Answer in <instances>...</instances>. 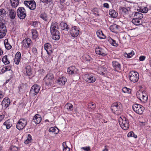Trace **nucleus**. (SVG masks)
I'll return each mask as SVG.
<instances>
[{
  "instance_id": "f257e3e1",
  "label": "nucleus",
  "mask_w": 151,
  "mask_h": 151,
  "mask_svg": "<svg viewBox=\"0 0 151 151\" xmlns=\"http://www.w3.org/2000/svg\"><path fill=\"white\" fill-rule=\"evenodd\" d=\"M58 24L55 22H52L50 27V31L52 35L53 39L57 40L60 38V34L58 30Z\"/></svg>"
},
{
  "instance_id": "f03ea898",
  "label": "nucleus",
  "mask_w": 151,
  "mask_h": 151,
  "mask_svg": "<svg viewBox=\"0 0 151 151\" xmlns=\"http://www.w3.org/2000/svg\"><path fill=\"white\" fill-rule=\"evenodd\" d=\"M137 96L141 101L144 102H146L148 99V95L145 91L141 90L138 91L137 93Z\"/></svg>"
},
{
  "instance_id": "7ed1b4c3",
  "label": "nucleus",
  "mask_w": 151,
  "mask_h": 151,
  "mask_svg": "<svg viewBox=\"0 0 151 151\" xmlns=\"http://www.w3.org/2000/svg\"><path fill=\"white\" fill-rule=\"evenodd\" d=\"M122 105L120 102H115L112 104L111 109L115 114H119L121 113Z\"/></svg>"
},
{
  "instance_id": "20e7f679",
  "label": "nucleus",
  "mask_w": 151,
  "mask_h": 151,
  "mask_svg": "<svg viewBox=\"0 0 151 151\" xmlns=\"http://www.w3.org/2000/svg\"><path fill=\"white\" fill-rule=\"evenodd\" d=\"M139 74L135 71H132L129 73V78L131 81L133 83L137 82L139 78Z\"/></svg>"
},
{
  "instance_id": "39448f33",
  "label": "nucleus",
  "mask_w": 151,
  "mask_h": 151,
  "mask_svg": "<svg viewBox=\"0 0 151 151\" xmlns=\"http://www.w3.org/2000/svg\"><path fill=\"white\" fill-rule=\"evenodd\" d=\"M54 76L52 73H49L47 74L43 79L45 84L48 86H51L52 83Z\"/></svg>"
},
{
  "instance_id": "423d86ee",
  "label": "nucleus",
  "mask_w": 151,
  "mask_h": 151,
  "mask_svg": "<svg viewBox=\"0 0 151 151\" xmlns=\"http://www.w3.org/2000/svg\"><path fill=\"white\" fill-rule=\"evenodd\" d=\"M84 79L88 83H93L96 79L94 74L89 73L85 74L83 76Z\"/></svg>"
},
{
  "instance_id": "0eeeda50",
  "label": "nucleus",
  "mask_w": 151,
  "mask_h": 151,
  "mask_svg": "<svg viewBox=\"0 0 151 151\" xmlns=\"http://www.w3.org/2000/svg\"><path fill=\"white\" fill-rule=\"evenodd\" d=\"M17 16L20 19H24L26 16V11L23 7H19L17 10Z\"/></svg>"
},
{
  "instance_id": "6e6552de",
  "label": "nucleus",
  "mask_w": 151,
  "mask_h": 151,
  "mask_svg": "<svg viewBox=\"0 0 151 151\" xmlns=\"http://www.w3.org/2000/svg\"><path fill=\"white\" fill-rule=\"evenodd\" d=\"M134 111L139 114H142L145 109V108L142 105L137 104H134L132 106Z\"/></svg>"
},
{
  "instance_id": "1a4fd4ad",
  "label": "nucleus",
  "mask_w": 151,
  "mask_h": 151,
  "mask_svg": "<svg viewBox=\"0 0 151 151\" xmlns=\"http://www.w3.org/2000/svg\"><path fill=\"white\" fill-rule=\"evenodd\" d=\"M21 43L22 47L25 49L30 48L32 44V42L31 39L28 38L24 39Z\"/></svg>"
},
{
  "instance_id": "9d476101",
  "label": "nucleus",
  "mask_w": 151,
  "mask_h": 151,
  "mask_svg": "<svg viewBox=\"0 0 151 151\" xmlns=\"http://www.w3.org/2000/svg\"><path fill=\"white\" fill-rule=\"evenodd\" d=\"M24 4L27 7H28L30 10H33L36 8V4L35 1L34 0L24 1Z\"/></svg>"
},
{
  "instance_id": "9b49d317",
  "label": "nucleus",
  "mask_w": 151,
  "mask_h": 151,
  "mask_svg": "<svg viewBox=\"0 0 151 151\" xmlns=\"http://www.w3.org/2000/svg\"><path fill=\"white\" fill-rule=\"evenodd\" d=\"M27 121L25 119H20L16 125V128L19 130L22 129L27 125Z\"/></svg>"
},
{
  "instance_id": "f8f14e48",
  "label": "nucleus",
  "mask_w": 151,
  "mask_h": 151,
  "mask_svg": "<svg viewBox=\"0 0 151 151\" xmlns=\"http://www.w3.org/2000/svg\"><path fill=\"white\" fill-rule=\"evenodd\" d=\"M7 32L6 26L5 24L0 22V39L3 38L6 35Z\"/></svg>"
},
{
  "instance_id": "ddd939ff",
  "label": "nucleus",
  "mask_w": 151,
  "mask_h": 151,
  "mask_svg": "<svg viewBox=\"0 0 151 151\" xmlns=\"http://www.w3.org/2000/svg\"><path fill=\"white\" fill-rule=\"evenodd\" d=\"M121 119L122 122L120 120L119 122L122 128L125 130L128 129L129 127V124L128 120H127V119L125 117H123V119Z\"/></svg>"
},
{
  "instance_id": "4468645a",
  "label": "nucleus",
  "mask_w": 151,
  "mask_h": 151,
  "mask_svg": "<svg viewBox=\"0 0 151 151\" xmlns=\"http://www.w3.org/2000/svg\"><path fill=\"white\" fill-rule=\"evenodd\" d=\"M51 47V45L49 43H47L45 44L44 45V48L45 49L47 52L48 55L49 59H48V60L49 62H50L51 61V60L52 58V57L51 56V55H51V53L52 52Z\"/></svg>"
},
{
  "instance_id": "2eb2a0df",
  "label": "nucleus",
  "mask_w": 151,
  "mask_h": 151,
  "mask_svg": "<svg viewBox=\"0 0 151 151\" xmlns=\"http://www.w3.org/2000/svg\"><path fill=\"white\" fill-rule=\"evenodd\" d=\"M40 87L37 84H34L31 88L30 94L35 96L37 94L40 90Z\"/></svg>"
},
{
  "instance_id": "dca6fc26",
  "label": "nucleus",
  "mask_w": 151,
  "mask_h": 151,
  "mask_svg": "<svg viewBox=\"0 0 151 151\" xmlns=\"http://www.w3.org/2000/svg\"><path fill=\"white\" fill-rule=\"evenodd\" d=\"M70 33L72 37H76L79 34V29L77 27L74 26L71 28L70 30Z\"/></svg>"
},
{
  "instance_id": "f3484780",
  "label": "nucleus",
  "mask_w": 151,
  "mask_h": 151,
  "mask_svg": "<svg viewBox=\"0 0 151 151\" xmlns=\"http://www.w3.org/2000/svg\"><path fill=\"white\" fill-rule=\"evenodd\" d=\"M8 14V16L9 18L12 19H14L16 16V12L15 10L12 9L10 7H7Z\"/></svg>"
},
{
  "instance_id": "a211bd4d",
  "label": "nucleus",
  "mask_w": 151,
  "mask_h": 151,
  "mask_svg": "<svg viewBox=\"0 0 151 151\" xmlns=\"http://www.w3.org/2000/svg\"><path fill=\"white\" fill-rule=\"evenodd\" d=\"M112 65L114 70L118 72L121 70V65L119 62L115 60L113 61Z\"/></svg>"
},
{
  "instance_id": "6ab92c4d",
  "label": "nucleus",
  "mask_w": 151,
  "mask_h": 151,
  "mask_svg": "<svg viewBox=\"0 0 151 151\" xmlns=\"http://www.w3.org/2000/svg\"><path fill=\"white\" fill-rule=\"evenodd\" d=\"M78 69L75 66H71L67 69V72L68 74L71 75L77 74L78 73Z\"/></svg>"
},
{
  "instance_id": "aec40b11",
  "label": "nucleus",
  "mask_w": 151,
  "mask_h": 151,
  "mask_svg": "<svg viewBox=\"0 0 151 151\" xmlns=\"http://www.w3.org/2000/svg\"><path fill=\"white\" fill-rule=\"evenodd\" d=\"M67 79L65 77L63 76L59 77L56 81V83L61 86L64 85L67 82Z\"/></svg>"
},
{
  "instance_id": "412c9836",
  "label": "nucleus",
  "mask_w": 151,
  "mask_h": 151,
  "mask_svg": "<svg viewBox=\"0 0 151 151\" xmlns=\"http://www.w3.org/2000/svg\"><path fill=\"white\" fill-rule=\"evenodd\" d=\"M95 51L96 53L99 55L104 56L106 55L104 50L100 47L96 48L95 49Z\"/></svg>"
},
{
  "instance_id": "4be33fe9",
  "label": "nucleus",
  "mask_w": 151,
  "mask_h": 151,
  "mask_svg": "<svg viewBox=\"0 0 151 151\" xmlns=\"http://www.w3.org/2000/svg\"><path fill=\"white\" fill-rule=\"evenodd\" d=\"M10 103V99L8 98L5 97L3 99L1 103V105L2 106L4 105L5 108H6L9 106Z\"/></svg>"
},
{
  "instance_id": "5701e85b",
  "label": "nucleus",
  "mask_w": 151,
  "mask_h": 151,
  "mask_svg": "<svg viewBox=\"0 0 151 151\" xmlns=\"http://www.w3.org/2000/svg\"><path fill=\"white\" fill-rule=\"evenodd\" d=\"M41 120L42 118L41 116L38 114L35 115L33 119V121L36 124H39L41 122Z\"/></svg>"
},
{
  "instance_id": "b1692460",
  "label": "nucleus",
  "mask_w": 151,
  "mask_h": 151,
  "mask_svg": "<svg viewBox=\"0 0 151 151\" xmlns=\"http://www.w3.org/2000/svg\"><path fill=\"white\" fill-rule=\"evenodd\" d=\"M26 75L30 76L32 75V69L30 65H27L25 67Z\"/></svg>"
},
{
  "instance_id": "393cba45",
  "label": "nucleus",
  "mask_w": 151,
  "mask_h": 151,
  "mask_svg": "<svg viewBox=\"0 0 151 151\" xmlns=\"http://www.w3.org/2000/svg\"><path fill=\"white\" fill-rule=\"evenodd\" d=\"M31 33L32 34V37L33 39L37 40L38 38V33L35 29H31Z\"/></svg>"
},
{
  "instance_id": "a878e982",
  "label": "nucleus",
  "mask_w": 151,
  "mask_h": 151,
  "mask_svg": "<svg viewBox=\"0 0 151 151\" xmlns=\"http://www.w3.org/2000/svg\"><path fill=\"white\" fill-rule=\"evenodd\" d=\"M3 125L6 127L7 129H9L12 126V121L10 119H8L4 122Z\"/></svg>"
},
{
  "instance_id": "bb28decb",
  "label": "nucleus",
  "mask_w": 151,
  "mask_h": 151,
  "mask_svg": "<svg viewBox=\"0 0 151 151\" xmlns=\"http://www.w3.org/2000/svg\"><path fill=\"white\" fill-rule=\"evenodd\" d=\"M96 34L97 37L101 39H104L106 37L105 35L102 33V31L101 30L97 31L96 32Z\"/></svg>"
},
{
  "instance_id": "cd10ccee",
  "label": "nucleus",
  "mask_w": 151,
  "mask_h": 151,
  "mask_svg": "<svg viewBox=\"0 0 151 151\" xmlns=\"http://www.w3.org/2000/svg\"><path fill=\"white\" fill-rule=\"evenodd\" d=\"M119 26L115 24L111 25L109 27V29L113 32H115L119 29Z\"/></svg>"
},
{
  "instance_id": "c85d7f7f",
  "label": "nucleus",
  "mask_w": 151,
  "mask_h": 151,
  "mask_svg": "<svg viewBox=\"0 0 151 151\" xmlns=\"http://www.w3.org/2000/svg\"><path fill=\"white\" fill-rule=\"evenodd\" d=\"M134 15V18L139 19H141L143 17V14L137 12H135L133 13L132 14Z\"/></svg>"
},
{
  "instance_id": "c756f323",
  "label": "nucleus",
  "mask_w": 151,
  "mask_h": 151,
  "mask_svg": "<svg viewBox=\"0 0 151 151\" xmlns=\"http://www.w3.org/2000/svg\"><path fill=\"white\" fill-rule=\"evenodd\" d=\"M109 14L111 17L113 18H116L118 16L117 12L113 9H110L109 10Z\"/></svg>"
},
{
  "instance_id": "7c9ffc66",
  "label": "nucleus",
  "mask_w": 151,
  "mask_h": 151,
  "mask_svg": "<svg viewBox=\"0 0 151 151\" xmlns=\"http://www.w3.org/2000/svg\"><path fill=\"white\" fill-rule=\"evenodd\" d=\"M40 17V18L42 19L45 21H47V14L45 12H41Z\"/></svg>"
},
{
  "instance_id": "2f4dec72",
  "label": "nucleus",
  "mask_w": 151,
  "mask_h": 151,
  "mask_svg": "<svg viewBox=\"0 0 151 151\" xmlns=\"http://www.w3.org/2000/svg\"><path fill=\"white\" fill-rule=\"evenodd\" d=\"M59 129L57 127H51L49 129V132L53 133L54 134H57L58 133Z\"/></svg>"
},
{
  "instance_id": "473e14b6",
  "label": "nucleus",
  "mask_w": 151,
  "mask_h": 151,
  "mask_svg": "<svg viewBox=\"0 0 151 151\" xmlns=\"http://www.w3.org/2000/svg\"><path fill=\"white\" fill-rule=\"evenodd\" d=\"M12 6L13 7H16L18 5L19 1L18 0H10Z\"/></svg>"
},
{
  "instance_id": "72a5a7b5",
  "label": "nucleus",
  "mask_w": 151,
  "mask_h": 151,
  "mask_svg": "<svg viewBox=\"0 0 151 151\" xmlns=\"http://www.w3.org/2000/svg\"><path fill=\"white\" fill-rule=\"evenodd\" d=\"M4 42L6 49L9 50L12 48V46L8 43L7 39H5L4 40Z\"/></svg>"
},
{
  "instance_id": "f704fd0d",
  "label": "nucleus",
  "mask_w": 151,
  "mask_h": 151,
  "mask_svg": "<svg viewBox=\"0 0 151 151\" xmlns=\"http://www.w3.org/2000/svg\"><path fill=\"white\" fill-rule=\"evenodd\" d=\"M32 139L31 135L30 134H28L27 138L24 141V143L26 144H28L32 142Z\"/></svg>"
},
{
  "instance_id": "c9c22d12",
  "label": "nucleus",
  "mask_w": 151,
  "mask_h": 151,
  "mask_svg": "<svg viewBox=\"0 0 151 151\" xmlns=\"http://www.w3.org/2000/svg\"><path fill=\"white\" fill-rule=\"evenodd\" d=\"M11 70V67L7 66H6L2 68V69L1 70V73H0V74H3L5 73L7 71H9Z\"/></svg>"
},
{
  "instance_id": "e433bc0d",
  "label": "nucleus",
  "mask_w": 151,
  "mask_h": 151,
  "mask_svg": "<svg viewBox=\"0 0 151 151\" xmlns=\"http://www.w3.org/2000/svg\"><path fill=\"white\" fill-rule=\"evenodd\" d=\"M65 108L68 110L72 111L73 109V106L70 103H67L65 106Z\"/></svg>"
},
{
  "instance_id": "4c0bfd02",
  "label": "nucleus",
  "mask_w": 151,
  "mask_h": 151,
  "mask_svg": "<svg viewBox=\"0 0 151 151\" xmlns=\"http://www.w3.org/2000/svg\"><path fill=\"white\" fill-rule=\"evenodd\" d=\"M110 43L114 46H117L118 45V43L116 42V41L111 39L110 38L109 40Z\"/></svg>"
},
{
  "instance_id": "58836bf2",
  "label": "nucleus",
  "mask_w": 151,
  "mask_h": 151,
  "mask_svg": "<svg viewBox=\"0 0 151 151\" xmlns=\"http://www.w3.org/2000/svg\"><path fill=\"white\" fill-rule=\"evenodd\" d=\"M2 61L5 65H7L9 63V62L8 60L6 55H5L3 57Z\"/></svg>"
},
{
  "instance_id": "ea45409f",
  "label": "nucleus",
  "mask_w": 151,
  "mask_h": 151,
  "mask_svg": "<svg viewBox=\"0 0 151 151\" xmlns=\"http://www.w3.org/2000/svg\"><path fill=\"white\" fill-rule=\"evenodd\" d=\"M140 19H135V18H134V19H132V22L134 25H138V24H140Z\"/></svg>"
},
{
  "instance_id": "a19ab883",
  "label": "nucleus",
  "mask_w": 151,
  "mask_h": 151,
  "mask_svg": "<svg viewBox=\"0 0 151 151\" xmlns=\"http://www.w3.org/2000/svg\"><path fill=\"white\" fill-rule=\"evenodd\" d=\"M120 10L122 12V14L124 15L127 14L129 13L128 9L122 7L121 9Z\"/></svg>"
},
{
  "instance_id": "79ce46f5",
  "label": "nucleus",
  "mask_w": 151,
  "mask_h": 151,
  "mask_svg": "<svg viewBox=\"0 0 151 151\" xmlns=\"http://www.w3.org/2000/svg\"><path fill=\"white\" fill-rule=\"evenodd\" d=\"M61 25L62 27V29L63 30L66 29L68 31L69 29V28L67 24L65 23H63L61 24Z\"/></svg>"
},
{
  "instance_id": "37998d69",
  "label": "nucleus",
  "mask_w": 151,
  "mask_h": 151,
  "mask_svg": "<svg viewBox=\"0 0 151 151\" xmlns=\"http://www.w3.org/2000/svg\"><path fill=\"white\" fill-rule=\"evenodd\" d=\"M63 147V151H69L70 148L68 147L66 144V142H64L62 144Z\"/></svg>"
},
{
  "instance_id": "c03bdc74",
  "label": "nucleus",
  "mask_w": 151,
  "mask_h": 151,
  "mask_svg": "<svg viewBox=\"0 0 151 151\" xmlns=\"http://www.w3.org/2000/svg\"><path fill=\"white\" fill-rule=\"evenodd\" d=\"M6 14V11L4 9H0V16L2 17H5Z\"/></svg>"
},
{
  "instance_id": "a18cd8bd",
  "label": "nucleus",
  "mask_w": 151,
  "mask_h": 151,
  "mask_svg": "<svg viewBox=\"0 0 151 151\" xmlns=\"http://www.w3.org/2000/svg\"><path fill=\"white\" fill-rule=\"evenodd\" d=\"M88 108H90L91 109H94L96 108V104L94 103L90 102L88 104Z\"/></svg>"
},
{
  "instance_id": "49530a36",
  "label": "nucleus",
  "mask_w": 151,
  "mask_h": 151,
  "mask_svg": "<svg viewBox=\"0 0 151 151\" xmlns=\"http://www.w3.org/2000/svg\"><path fill=\"white\" fill-rule=\"evenodd\" d=\"M19 149L18 148L15 146H11L9 149L8 151H18Z\"/></svg>"
},
{
  "instance_id": "de8ad7c7",
  "label": "nucleus",
  "mask_w": 151,
  "mask_h": 151,
  "mask_svg": "<svg viewBox=\"0 0 151 151\" xmlns=\"http://www.w3.org/2000/svg\"><path fill=\"white\" fill-rule=\"evenodd\" d=\"M122 91L125 93H131V89L126 87H124L122 88Z\"/></svg>"
},
{
  "instance_id": "09e8293b",
  "label": "nucleus",
  "mask_w": 151,
  "mask_h": 151,
  "mask_svg": "<svg viewBox=\"0 0 151 151\" xmlns=\"http://www.w3.org/2000/svg\"><path fill=\"white\" fill-rule=\"evenodd\" d=\"M127 136L128 137H133L135 138H136L137 137V135L135 134L133 132H129L127 134Z\"/></svg>"
},
{
  "instance_id": "8fccbe9b",
  "label": "nucleus",
  "mask_w": 151,
  "mask_h": 151,
  "mask_svg": "<svg viewBox=\"0 0 151 151\" xmlns=\"http://www.w3.org/2000/svg\"><path fill=\"white\" fill-rule=\"evenodd\" d=\"M140 10H141L140 12H141L143 13H147V12H148V9L147 7H144L142 9H140Z\"/></svg>"
},
{
  "instance_id": "3c124183",
  "label": "nucleus",
  "mask_w": 151,
  "mask_h": 151,
  "mask_svg": "<svg viewBox=\"0 0 151 151\" xmlns=\"http://www.w3.org/2000/svg\"><path fill=\"white\" fill-rule=\"evenodd\" d=\"M38 22L37 21H35L32 22V26H33L34 27H38Z\"/></svg>"
},
{
  "instance_id": "603ef678",
  "label": "nucleus",
  "mask_w": 151,
  "mask_h": 151,
  "mask_svg": "<svg viewBox=\"0 0 151 151\" xmlns=\"http://www.w3.org/2000/svg\"><path fill=\"white\" fill-rule=\"evenodd\" d=\"M134 54V52L133 51H132L130 52L128 54H126L127 55V57L128 58H130Z\"/></svg>"
},
{
  "instance_id": "864d4df0",
  "label": "nucleus",
  "mask_w": 151,
  "mask_h": 151,
  "mask_svg": "<svg viewBox=\"0 0 151 151\" xmlns=\"http://www.w3.org/2000/svg\"><path fill=\"white\" fill-rule=\"evenodd\" d=\"M81 149L84 150V151H90V148L89 146L81 147Z\"/></svg>"
},
{
  "instance_id": "5fc2aeb1",
  "label": "nucleus",
  "mask_w": 151,
  "mask_h": 151,
  "mask_svg": "<svg viewBox=\"0 0 151 151\" xmlns=\"http://www.w3.org/2000/svg\"><path fill=\"white\" fill-rule=\"evenodd\" d=\"M21 53L20 52H17L15 56V58L21 59Z\"/></svg>"
},
{
  "instance_id": "6e6d98bb",
  "label": "nucleus",
  "mask_w": 151,
  "mask_h": 151,
  "mask_svg": "<svg viewBox=\"0 0 151 151\" xmlns=\"http://www.w3.org/2000/svg\"><path fill=\"white\" fill-rule=\"evenodd\" d=\"M21 60V59L18 58H15L14 62L17 65H18Z\"/></svg>"
},
{
  "instance_id": "4d7b16f0",
  "label": "nucleus",
  "mask_w": 151,
  "mask_h": 151,
  "mask_svg": "<svg viewBox=\"0 0 151 151\" xmlns=\"http://www.w3.org/2000/svg\"><path fill=\"white\" fill-rule=\"evenodd\" d=\"M32 52L35 54L36 55L37 54V50L36 48L33 47L32 49Z\"/></svg>"
},
{
  "instance_id": "13d9d810",
  "label": "nucleus",
  "mask_w": 151,
  "mask_h": 151,
  "mask_svg": "<svg viewBox=\"0 0 151 151\" xmlns=\"http://www.w3.org/2000/svg\"><path fill=\"white\" fill-rule=\"evenodd\" d=\"M40 1H42L43 3L48 4L50 2H51L52 0H40Z\"/></svg>"
},
{
  "instance_id": "bf43d9fd",
  "label": "nucleus",
  "mask_w": 151,
  "mask_h": 151,
  "mask_svg": "<svg viewBox=\"0 0 151 151\" xmlns=\"http://www.w3.org/2000/svg\"><path fill=\"white\" fill-rule=\"evenodd\" d=\"M4 96V93L1 91H0V100Z\"/></svg>"
},
{
  "instance_id": "052dcab7",
  "label": "nucleus",
  "mask_w": 151,
  "mask_h": 151,
  "mask_svg": "<svg viewBox=\"0 0 151 151\" xmlns=\"http://www.w3.org/2000/svg\"><path fill=\"white\" fill-rule=\"evenodd\" d=\"M145 59V57L144 56H141L139 57V60L140 61H143Z\"/></svg>"
},
{
  "instance_id": "680f3d73",
  "label": "nucleus",
  "mask_w": 151,
  "mask_h": 151,
  "mask_svg": "<svg viewBox=\"0 0 151 151\" xmlns=\"http://www.w3.org/2000/svg\"><path fill=\"white\" fill-rule=\"evenodd\" d=\"M103 5L104 7L106 8H109V5L108 3H104Z\"/></svg>"
},
{
  "instance_id": "e2e57ef3",
  "label": "nucleus",
  "mask_w": 151,
  "mask_h": 151,
  "mask_svg": "<svg viewBox=\"0 0 151 151\" xmlns=\"http://www.w3.org/2000/svg\"><path fill=\"white\" fill-rule=\"evenodd\" d=\"M103 151H108V146H105L104 149L103 150Z\"/></svg>"
},
{
  "instance_id": "0e129e2a",
  "label": "nucleus",
  "mask_w": 151,
  "mask_h": 151,
  "mask_svg": "<svg viewBox=\"0 0 151 151\" xmlns=\"http://www.w3.org/2000/svg\"><path fill=\"white\" fill-rule=\"evenodd\" d=\"M3 51H2L0 48V55H2L3 53Z\"/></svg>"
},
{
  "instance_id": "69168bd1",
  "label": "nucleus",
  "mask_w": 151,
  "mask_h": 151,
  "mask_svg": "<svg viewBox=\"0 0 151 151\" xmlns=\"http://www.w3.org/2000/svg\"><path fill=\"white\" fill-rule=\"evenodd\" d=\"M105 1H109V2H112L113 0H104Z\"/></svg>"
},
{
  "instance_id": "338daca9",
  "label": "nucleus",
  "mask_w": 151,
  "mask_h": 151,
  "mask_svg": "<svg viewBox=\"0 0 151 151\" xmlns=\"http://www.w3.org/2000/svg\"><path fill=\"white\" fill-rule=\"evenodd\" d=\"M65 1V0H60V4L62 5V3H63Z\"/></svg>"
},
{
  "instance_id": "774afa93",
  "label": "nucleus",
  "mask_w": 151,
  "mask_h": 151,
  "mask_svg": "<svg viewBox=\"0 0 151 151\" xmlns=\"http://www.w3.org/2000/svg\"><path fill=\"white\" fill-rule=\"evenodd\" d=\"M10 80V78L7 80L6 82V83H8Z\"/></svg>"
}]
</instances>
